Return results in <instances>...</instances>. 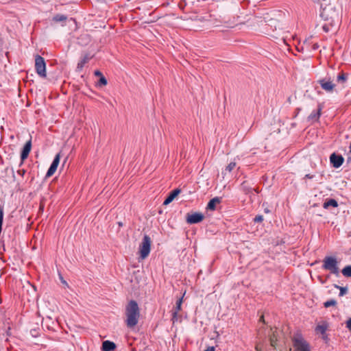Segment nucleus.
<instances>
[{
    "mask_svg": "<svg viewBox=\"0 0 351 351\" xmlns=\"http://www.w3.org/2000/svg\"><path fill=\"white\" fill-rule=\"evenodd\" d=\"M126 324L128 327L135 326L140 317V311L137 303L134 301H130L126 307Z\"/></svg>",
    "mask_w": 351,
    "mask_h": 351,
    "instance_id": "f257e3e1",
    "label": "nucleus"
},
{
    "mask_svg": "<svg viewBox=\"0 0 351 351\" xmlns=\"http://www.w3.org/2000/svg\"><path fill=\"white\" fill-rule=\"evenodd\" d=\"M291 351H310L309 346L299 333L293 337V346Z\"/></svg>",
    "mask_w": 351,
    "mask_h": 351,
    "instance_id": "f03ea898",
    "label": "nucleus"
},
{
    "mask_svg": "<svg viewBox=\"0 0 351 351\" xmlns=\"http://www.w3.org/2000/svg\"><path fill=\"white\" fill-rule=\"evenodd\" d=\"M151 250V239L147 235L143 237V241L139 245V253L141 259H145L149 254Z\"/></svg>",
    "mask_w": 351,
    "mask_h": 351,
    "instance_id": "7ed1b4c3",
    "label": "nucleus"
},
{
    "mask_svg": "<svg viewBox=\"0 0 351 351\" xmlns=\"http://www.w3.org/2000/svg\"><path fill=\"white\" fill-rule=\"evenodd\" d=\"M35 69L37 74L40 77H45L47 76L45 62L44 59L38 55L35 56Z\"/></svg>",
    "mask_w": 351,
    "mask_h": 351,
    "instance_id": "20e7f679",
    "label": "nucleus"
},
{
    "mask_svg": "<svg viewBox=\"0 0 351 351\" xmlns=\"http://www.w3.org/2000/svg\"><path fill=\"white\" fill-rule=\"evenodd\" d=\"M323 267L332 274L337 275L339 274L337 261L333 257H326L324 260Z\"/></svg>",
    "mask_w": 351,
    "mask_h": 351,
    "instance_id": "39448f33",
    "label": "nucleus"
},
{
    "mask_svg": "<svg viewBox=\"0 0 351 351\" xmlns=\"http://www.w3.org/2000/svg\"><path fill=\"white\" fill-rule=\"evenodd\" d=\"M204 219V215L200 213H194L188 214L186 216V222L190 224L197 223L202 221Z\"/></svg>",
    "mask_w": 351,
    "mask_h": 351,
    "instance_id": "423d86ee",
    "label": "nucleus"
},
{
    "mask_svg": "<svg viewBox=\"0 0 351 351\" xmlns=\"http://www.w3.org/2000/svg\"><path fill=\"white\" fill-rule=\"evenodd\" d=\"M60 155L58 154L53 159L49 169H48L46 176L51 177L54 174L60 163Z\"/></svg>",
    "mask_w": 351,
    "mask_h": 351,
    "instance_id": "0eeeda50",
    "label": "nucleus"
},
{
    "mask_svg": "<svg viewBox=\"0 0 351 351\" xmlns=\"http://www.w3.org/2000/svg\"><path fill=\"white\" fill-rule=\"evenodd\" d=\"M95 56V53H91V52H88V53H86L85 54H84L80 60L79 61L78 64H77V71H81L82 69V68L84 67V66L85 65V64H86L91 58H93Z\"/></svg>",
    "mask_w": 351,
    "mask_h": 351,
    "instance_id": "6e6552de",
    "label": "nucleus"
},
{
    "mask_svg": "<svg viewBox=\"0 0 351 351\" xmlns=\"http://www.w3.org/2000/svg\"><path fill=\"white\" fill-rule=\"evenodd\" d=\"M330 160L334 167L339 168L343 164L344 159L340 155L332 154L330 157Z\"/></svg>",
    "mask_w": 351,
    "mask_h": 351,
    "instance_id": "1a4fd4ad",
    "label": "nucleus"
},
{
    "mask_svg": "<svg viewBox=\"0 0 351 351\" xmlns=\"http://www.w3.org/2000/svg\"><path fill=\"white\" fill-rule=\"evenodd\" d=\"M328 327V324L326 322H325V321L319 322L315 328V332L317 334L322 335V336H323L322 337L324 339H325L326 338L325 332H326Z\"/></svg>",
    "mask_w": 351,
    "mask_h": 351,
    "instance_id": "9d476101",
    "label": "nucleus"
},
{
    "mask_svg": "<svg viewBox=\"0 0 351 351\" xmlns=\"http://www.w3.org/2000/svg\"><path fill=\"white\" fill-rule=\"evenodd\" d=\"M319 84L322 88L327 92H332L335 86V84L332 82L326 80H320Z\"/></svg>",
    "mask_w": 351,
    "mask_h": 351,
    "instance_id": "9b49d317",
    "label": "nucleus"
},
{
    "mask_svg": "<svg viewBox=\"0 0 351 351\" xmlns=\"http://www.w3.org/2000/svg\"><path fill=\"white\" fill-rule=\"evenodd\" d=\"M31 148H32V143H31V141H29L25 143V145L22 150V153L21 155V158L22 162L24 161L27 158V156L31 151Z\"/></svg>",
    "mask_w": 351,
    "mask_h": 351,
    "instance_id": "f8f14e48",
    "label": "nucleus"
},
{
    "mask_svg": "<svg viewBox=\"0 0 351 351\" xmlns=\"http://www.w3.org/2000/svg\"><path fill=\"white\" fill-rule=\"evenodd\" d=\"M180 193V189H176L173 191L167 198L164 201V205L170 204Z\"/></svg>",
    "mask_w": 351,
    "mask_h": 351,
    "instance_id": "ddd939ff",
    "label": "nucleus"
},
{
    "mask_svg": "<svg viewBox=\"0 0 351 351\" xmlns=\"http://www.w3.org/2000/svg\"><path fill=\"white\" fill-rule=\"evenodd\" d=\"M115 348V344L110 341H105L102 344L103 351H111Z\"/></svg>",
    "mask_w": 351,
    "mask_h": 351,
    "instance_id": "4468645a",
    "label": "nucleus"
},
{
    "mask_svg": "<svg viewBox=\"0 0 351 351\" xmlns=\"http://www.w3.org/2000/svg\"><path fill=\"white\" fill-rule=\"evenodd\" d=\"M220 199L219 197H215L210 200L207 205V209L209 210H215L216 208V206L219 204Z\"/></svg>",
    "mask_w": 351,
    "mask_h": 351,
    "instance_id": "2eb2a0df",
    "label": "nucleus"
},
{
    "mask_svg": "<svg viewBox=\"0 0 351 351\" xmlns=\"http://www.w3.org/2000/svg\"><path fill=\"white\" fill-rule=\"evenodd\" d=\"M182 298H180V300H178L176 302V306L175 308V309L173 310V321L174 322L176 319V317H177V315L178 313V312L181 310V305H182Z\"/></svg>",
    "mask_w": 351,
    "mask_h": 351,
    "instance_id": "dca6fc26",
    "label": "nucleus"
},
{
    "mask_svg": "<svg viewBox=\"0 0 351 351\" xmlns=\"http://www.w3.org/2000/svg\"><path fill=\"white\" fill-rule=\"evenodd\" d=\"M337 206H338V204H337V201L333 199H330L326 201L323 205L324 208H328L330 206L335 208Z\"/></svg>",
    "mask_w": 351,
    "mask_h": 351,
    "instance_id": "f3484780",
    "label": "nucleus"
},
{
    "mask_svg": "<svg viewBox=\"0 0 351 351\" xmlns=\"http://www.w3.org/2000/svg\"><path fill=\"white\" fill-rule=\"evenodd\" d=\"M108 84L107 80L104 75H101V77H99L98 82L95 84V86L97 87L101 88L103 86H106Z\"/></svg>",
    "mask_w": 351,
    "mask_h": 351,
    "instance_id": "a211bd4d",
    "label": "nucleus"
},
{
    "mask_svg": "<svg viewBox=\"0 0 351 351\" xmlns=\"http://www.w3.org/2000/svg\"><path fill=\"white\" fill-rule=\"evenodd\" d=\"M288 47V50L294 53V49L298 52H302L304 49L303 45H286Z\"/></svg>",
    "mask_w": 351,
    "mask_h": 351,
    "instance_id": "6ab92c4d",
    "label": "nucleus"
},
{
    "mask_svg": "<svg viewBox=\"0 0 351 351\" xmlns=\"http://www.w3.org/2000/svg\"><path fill=\"white\" fill-rule=\"evenodd\" d=\"M342 274L346 277H351V265L345 267L342 269Z\"/></svg>",
    "mask_w": 351,
    "mask_h": 351,
    "instance_id": "aec40b11",
    "label": "nucleus"
},
{
    "mask_svg": "<svg viewBox=\"0 0 351 351\" xmlns=\"http://www.w3.org/2000/svg\"><path fill=\"white\" fill-rule=\"evenodd\" d=\"M66 19V16L61 14H58L53 17V21L56 22L64 21Z\"/></svg>",
    "mask_w": 351,
    "mask_h": 351,
    "instance_id": "412c9836",
    "label": "nucleus"
},
{
    "mask_svg": "<svg viewBox=\"0 0 351 351\" xmlns=\"http://www.w3.org/2000/svg\"><path fill=\"white\" fill-rule=\"evenodd\" d=\"M322 108H319L316 113L312 112L309 117L311 119H315L317 120L319 116H320V112Z\"/></svg>",
    "mask_w": 351,
    "mask_h": 351,
    "instance_id": "4be33fe9",
    "label": "nucleus"
},
{
    "mask_svg": "<svg viewBox=\"0 0 351 351\" xmlns=\"http://www.w3.org/2000/svg\"><path fill=\"white\" fill-rule=\"evenodd\" d=\"M237 166L235 162H231L226 167V171L230 172L232 169H234Z\"/></svg>",
    "mask_w": 351,
    "mask_h": 351,
    "instance_id": "5701e85b",
    "label": "nucleus"
},
{
    "mask_svg": "<svg viewBox=\"0 0 351 351\" xmlns=\"http://www.w3.org/2000/svg\"><path fill=\"white\" fill-rule=\"evenodd\" d=\"M277 341V337L275 333L270 337V344L272 347L276 346V342Z\"/></svg>",
    "mask_w": 351,
    "mask_h": 351,
    "instance_id": "b1692460",
    "label": "nucleus"
},
{
    "mask_svg": "<svg viewBox=\"0 0 351 351\" xmlns=\"http://www.w3.org/2000/svg\"><path fill=\"white\" fill-rule=\"evenodd\" d=\"M336 304V301L334 300H328L324 303L325 307H329L331 306H334Z\"/></svg>",
    "mask_w": 351,
    "mask_h": 351,
    "instance_id": "393cba45",
    "label": "nucleus"
},
{
    "mask_svg": "<svg viewBox=\"0 0 351 351\" xmlns=\"http://www.w3.org/2000/svg\"><path fill=\"white\" fill-rule=\"evenodd\" d=\"M346 79V77L343 73L340 74L337 77V81H339V82H345Z\"/></svg>",
    "mask_w": 351,
    "mask_h": 351,
    "instance_id": "a878e982",
    "label": "nucleus"
},
{
    "mask_svg": "<svg viewBox=\"0 0 351 351\" xmlns=\"http://www.w3.org/2000/svg\"><path fill=\"white\" fill-rule=\"evenodd\" d=\"M263 220V217L262 215H258L254 218L255 222H261Z\"/></svg>",
    "mask_w": 351,
    "mask_h": 351,
    "instance_id": "bb28decb",
    "label": "nucleus"
},
{
    "mask_svg": "<svg viewBox=\"0 0 351 351\" xmlns=\"http://www.w3.org/2000/svg\"><path fill=\"white\" fill-rule=\"evenodd\" d=\"M346 327L351 331V318L348 320Z\"/></svg>",
    "mask_w": 351,
    "mask_h": 351,
    "instance_id": "cd10ccee",
    "label": "nucleus"
},
{
    "mask_svg": "<svg viewBox=\"0 0 351 351\" xmlns=\"http://www.w3.org/2000/svg\"><path fill=\"white\" fill-rule=\"evenodd\" d=\"M95 75L99 78L101 75H103V74L99 71L97 70L95 71Z\"/></svg>",
    "mask_w": 351,
    "mask_h": 351,
    "instance_id": "c85d7f7f",
    "label": "nucleus"
},
{
    "mask_svg": "<svg viewBox=\"0 0 351 351\" xmlns=\"http://www.w3.org/2000/svg\"><path fill=\"white\" fill-rule=\"evenodd\" d=\"M255 349L256 351H262L261 346L259 343H257L255 346Z\"/></svg>",
    "mask_w": 351,
    "mask_h": 351,
    "instance_id": "c756f323",
    "label": "nucleus"
},
{
    "mask_svg": "<svg viewBox=\"0 0 351 351\" xmlns=\"http://www.w3.org/2000/svg\"><path fill=\"white\" fill-rule=\"evenodd\" d=\"M204 351H215V348L214 347H209L206 350Z\"/></svg>",
    "mask_w": 351,
    "mask_h": 351,
    "instance_id": "7c9ffc66",
    "label": "nucleus"
},
{
    "mask_svg": "<svg viewBox=\"0 0 351 351\" xmlns=\"http://www.w3.org/2000/svg\"><path fill=\"white\" fill-rule=\"evenodd\" d=\"M348 162H351V155L348 154Z\"/></svg>",
    "mask_w": 351,
    "mask_h": 351,
    "instance_id": "2f4dec72",
    "label": "nucleus"
},
{
    "mask_svg": "<svg viewBox=\"0 0 351 351\" xmlns=\"http://www.w3.org/2000/svg\"><path fill=\"white\" fill-rule=\"evenodd\" d=\"M260 321L264 322V317L263 315L261 317Z\"/></svg>",
    "mask_w": 351,
    "mask_h": 351,
    "instance_id": "473e14b6",
    "label": "nucleus"
},
{
    "mask_svg": "<svg viewBox=\"0 0 351 351\" xmlns=\"http://www.w3.org/2000/svg\"><path fill=\"white\" fill-rule=\"evenodd\" d=\"M69 22H73V23H74V21H73V20H71V19L69 21Z\"/></svg>",
    "mask_w": 351,
    "mask_h": 351,
    "instance_id": "72a5a7b5",
    "label": "nucleus"
}]
</instances>
